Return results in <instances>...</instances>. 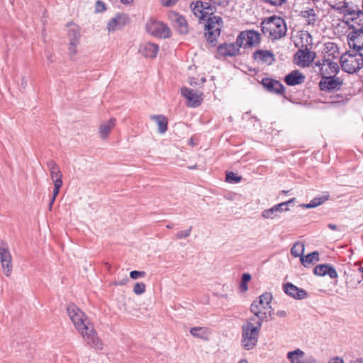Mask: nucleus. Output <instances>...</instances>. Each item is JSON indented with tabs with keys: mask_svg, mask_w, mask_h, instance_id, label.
Returning a JSON list of instances; mask_svg holds the SVG:
<instances>
[{
	"mask_svg": "<svg viewBox=\"0 0 363 363\" xmlns=\"http://www.w3.org/2000/svg\"><path fill=\"white\" fill-rule=\"evenodd\" d=\"M67 313L77 330L82 335L87 345L96 350H102L103 343L86 314L76 305L67 307Z\"/></svg>",
	"mask_w": 363,
	"mask_h": 363,
	"instance_id": "f257e3e1",
	"label": "nucleus"
},
{
	"mask_svg": "<svg viewBox=\"0 0 363 363\" xmlns=\"http://www.w3.org/2000/svg\"><path fill=\"white\" fill-rule=\"evenodd\" d=\"M262 323L256 321L255 317L247 319L242 326L241 345L246 350L255 348L257 344Z\"/></svg>",
	"mask_w": 363,
	"mask_h": 363,
	"instance_id": "f03ea898",
	"label": "nucleus"
},
{
	"mask_svg": "<svg viewBox=\"0 0 363 363\" xmlns=\"http://www.w3.org/2000/svg\"><path fill=\"white\" fill-rule=\"evenodd\" d=\"M261 28L262 33L273 40L283 38L287 31L284 20L277 16L264 18L262 21Z\"/></svg>",
	"mask_w": 363,
	"mask_h": 363,
	"instance_id": "7ed1b4c3",
	"label": "nucleus"
},
{
	"mask_svg": "<svg viewBox=\"0 0 363 363\" xmlns=\"http://www.w3.org/2000/svg\"><path fill=\"white\" fill-rule=\"evenodd\" d=\"M272 300V296L270 293H264L259 296V298L254 301L250 306L251 312L255 315L256 321H263L267 319V313L271 315V306L270 303Z\"/></svg>",
	"mask_w": 363,
	"mask_h": 363,
	"instance_id": "20e7f679",
	"label": "nucleus"
},
{
	"mask_svg": "<svg viewBox=\"0 0 363 363\" xmlns=\"http://www.w3.org/2000/svg\"><path fill=\"white\" fill-rule=\"evenodd\" d=\"M340 63L342 70L354 73L363 67V55L360 52L350 50L342 55Z\"/></svg>",
	"mask_w": 363,
	"mask_h": 363,
	"instance_id": "39448f33",
	"label": "nucleus"
},
{
	"mask_svg": "<svg viewBox=\"0 0 363 363\" xmlns=\"http://www.w3.org/2000/svg\"><path fill=\"white\" fill-rule=\"evenodd\" d=\"M146 30L150 35L160 38H167L171 35V30L166 24L153 18L147 21Z\"/></svg>",
	"mask_w": 363,
	"mask_h": 363,
	"instance_id": "423d86ee",
	"label": "nucleus"
},
{
	"mask_svg": "<svg viewBox=\"0 0 363 363\" xmlns=\"http://www.w3.org/2000/svg\"><path fill=\"white\" fill-rule=\"evenodd\" d=\"M348 44L352 50L359 52L363 50V27L362 25L352 26V30L347 35Z\"/></svg>",
	"mask_w": 363,
	"mask_h": 363,
	"instance_id": "0eeeda50",
	"label": "nucleus"
},
{
	"mask_svg": "<svg viewBox=\"0 0 363 363\" xmlns=\"http://www.w3.org/2000/svg\"><path fill=\"white\" fill-rule=\"evenodd\" d=\"M316 56L315 52L311 51L308 48L303 50H299L295 55V60H297V65L306 67H308L314 60Z\"/></svg>",
	"mask_w": 363,
	"mask_h": 363,
	"instance_id": "6e6552de",
	"label": "nucleus"
},
{
	"mask_svg": "<svg viewBox=\"0 0 363 363\" xmlns=\"http://www.w3.org/2000/svg\"><path fill=\"white\" fill-rule=\"evenodd\" d=\"M342 81L340 78L334 76H323L319 82V86L322 91H331L335 89H340Z\"/></svg>",
	"mask_w": 363,
	"mask_h": 363,
	"instance_id": "1a4fd4ad",
	"label": "nucleus"
},
{
	"mask_svg": "<svg viewBox=\"0 0 363 363\" xmlns=\"http://www.w3.org/2000/svg\"><path fill=\"white\" fill-rule=\"evenodd\" d=\"M182 95L185 97L187 101V105L191 107H196L199 106L203 100L202 95L197 91L184 87L181 90Z\"/></svg>",
	"mask_w": 363,
	"mask_h": 363,
	"instance_id": "9d476101",
	"label": "nucleus"
},
{
	"mask_svg": "<svg viewBox=\"0 0 363 363\" xmlns=\"http://www.w3.org/2000/svg\"><path fill=\"white\" fill-rule=\"evenodd\" d=\"M169 18L174 23V26L180 33H188L187 23L182 16L173 12L169 15Z\"/></svg>",
	"mask_w": 363,
	"mask_h": 363,
	"instance_id": "9b49d317",
	"label": "nucleus"
},
{
	"mask_svg": "<svg viewBox=\"0 0 363 363\" xmlns=\"http://www.w3.org/2000/svg\"><path fill=\"white\" fill-rule=\"evenodd\" d=\"M284 291L287 295L296 299H303L307 296V292L305 290L298 288L291 283L284 284Z\"/></svg>",
	"mask_w": 363,
	"mask_h": 363,
	"instance_id": "f8f14e48",
	"label": "nucleus"
},
{
	"mask_svg": "<svg viewBox=\"0 0 363 363\" xmlns=\"http://www.w3.org/2000/svg\"><path fill=\"white\" fill-rule=\"evenodd\" d=\"M262 84L269 91L276 94H283L285 91L284 85L277 80L264 78Z\"/></svg>",
	"mask_w": 363,
	"mask_h": 363,
	"instance_id": "ddd939ff",
	"label": "nucleus"
},
{
	"mask_svg": "<svg viewBox=\"0 0 363 363\" xmlns=\"http://www.w3.org/2000/svg\"><path fill=\"white\" fill-rule=\"evenodd\" d=\"M159 47L152 43H145L141 44L139 48V52L146 57L154 58L156 57Z\"/></svg>",
	"mask_w": 363,
	"mask_h": 363,
	"instance_id": "4468645a",
	"label": "nucleus"
},
{
	"mask_svg": "<svg viewBox=\"0 0 363 363\" xmlns=\"http://www.w3.org/2000/svg\"><path fill=\"white\" fill-rule=\"evenodd\" d=\"M255 60L266 65H272L275 57L274 54L269 50H258L253 53Z\"/></svg>",
	"mask_w": 363,
	"mask_h": 363,
	"instance_id": "2eb2a0df",
	"label": "nucleus"
},
{
	"mask_svg": "<svg viewBox=\"0 0 363 363\" xmlns=\"http://www.w3.org/2000/svg\"><path fill=\"white\" fill-rule=\"evenodd\" d=\"M0 259L4 273L9 277L12 272V257L10 251H0Z\"/></svg>",
	"mask_w": 363,
	"mask_h": 363,
	"instance_id": "dca6fc26",
	"label": "nucleus"
},
{
	"mask_svg": "<svg viewBox=\"0 0 363 363\" xmlns=\"http://www.w3.org/2000/svg\"><path fill=\"white\" fill-rule=\"evenodd\" d=\"M128 18L125 15H116L112 18L107 25V29L109 32L114 31L123 28L126 23Z\"/></svg>",
	"mask_w": 363,
	"mask_h": 363,
	"instance_id": "f3484780",
	"label": "nucleus"
},
{
	"mask_svg": "<svg viewBox=\"0 0 363 363\" xmlns=\"http://www.w3.org/2000/svg\"><path fill=\"white\" fill-rule=\"evenodd\" d=\"M313 272L317 276L323 277L325 275H328L332 279L337 277V273L335 268L328 264L317 265L314 268Z\"/></svg>",
	"mask_w": 363,
	"mask_h": 363,
	"instance_id": "a211bd4d",
	"label": "nucleus"
},
{
	"mask_svg": "<svg viewBox=\"0 0 363 363\" xmlns=\"http://www.w3.org/2000/svg\"><path fill=\"white\" fill-rule=\"evenodd\" d=\"M287 358L291 363H314L313 359H305L304 352L299 349L288 352Z\"/></svg>",
	"mask_w": 363,
	"mask_h": 363,
	"instance_id": "6ab92c4d",
	"label": "nucleus"
},
{
	"mask_svg": "<svg viewBox=\"0 0 363 363\" xmlns=\"http://www.w3.org/2000/svg\"><path fill=\"white\" fill-rule=\"evenodd\" d=\"M239 51V48L233 43H225L218 47V54L226 57V56H234Z\"/></svg>",
	"mask_w": 363,
	"mask_h": 363,
	"instance_id": "aec40b11",
	"label": "nucleus"
},
{
	"mask_svg": "<svg viewBox=\"0 0 363 363\" xmlns=\"http://www.w3.org/2000/svg\"><path fill=\"white\" fill-rule=\"evenodd\" d=\"M305 76L298 70H294L287 74L284 78V82L289 86H295L301 84L304 82Z\"/></svg>",
	"mask_w": 363,
	"mask_h": 363,
	"instance_id": "412c9836",
	"label": "nucleus"
},
{
	"mask_svg": "<svg viewBox=\"0 0 363 363\" xmlns=\"http://www.w3.org/2000/svg\"><path fill=\"white\" fill-rule=\"evenodd\" d=\"M339 71V65L337 62H332L329 60H327L324 62L323 65L320 68V72L323 75L328 74L330 76L331 74H336Z\"/></svg>",
	"mask_w": 363,
	"mask_h": 363,
	"instance_id": "4be33fe9",
	"label": "nucleus"
},
{
	"mask_svg": "<svg viewBox=\"0 0 363 363\" xmlns=\"http://www.w3.org/2000/svg\"><path fill=\"white\" fill-rule=\"evenodd\" d=\"M222 25L223 20L221 17L217 16L209 17L205 26L206 30H214L216 28V30L220 31Z\"/></svg>",
	"mask_w": 363,
	"mask_h": 363,
	"instance_id": "5701e85b",
	"label": "nucleus"
},
{
	"mask_svg": "<svg viewBox=\"0 0 363 363\" xmlns=\"http://www.w3.org/2000/svg\"><path fill=\"white\" fill-rule=\"evenodd\" d=\"M191 6L194 16L200 19H204L208 15L207 11H203V1H198L192 3Z\"/></svg>",
	"mask_w": 363,
	"mask_h": 363,
	"instance_id": "b1692460",
	"label": "nucleus"
},
{
	"mask_svg": "<svg viewBox=\"0 0 363 363\" xmlns=\"http://www.w3.org/2000/svg\"><path fill=\"white\" fill-rule=\"evenodd\" d=\"M150 119L155 121L158 126V132L164 133L167 130V120L162 115H152Z\"/></svg>",
	"mask_w": 363,
	"mask_h": 363,
	"instance_id": "393cba45",
	"label": "nucleus"
},
{
	"mask_svg": "<svg viewBox=\"0 0 363 363\" xmlns=\"http://www.w3.org/2000/svg\"><path fill=\"white\" fill-rule=\"evenodd\" d=\"M318 260L319 255L318 251H313L306 256H301V258L300 259L301 264L306 267H308L310 265L313 264Z\"/></svg>",
	"mask_w": 363,
	"mask_h": 363,
	"instance_id": "a878e982",
	"label": "nucleus"
},
{
	"mask_svg": "<svg viewBox=\"0 0 363 363\" xmlns=\"http://www.w3.org/2000/svg\"><path fill=\"white\" fill-rule=\"evenodd\" d=\"M116 124V119L111 118L107 122L103 123L99 128V133L102 138H106Z\"/></svg>",
	"mask_w": 363,
	"mask_h": 363,
	"instance_id": "bb28decb",
	"label": "nucleus"
},
{
	"mask_svg": "<svg viewBox=\"0 0 363 363\" xmlns=\"http://www.w3.org/2000/svg\"><path fill=\"white\" fill-rule=\"evenodd\" d=\"M260 41V35L255 30H250L247 33L246 44L252 47L257 45Z\"/></svg>",
	"mask_w": 363,
	"mask_h": 363,
	"instance_id": "cd10ccee",
	"label": "nucleus"
},
{
	"mask_svg": "<svg viewBox=\"0 0 363 363\" xmlns=\"http://www.w3.org/2000/svg\"><path fill=\"white\" fill-rule=\"evenodd\" d=\"M301 16L306 19L308 25H314L316 21V14L313 9H308L301 12Z\"/></svg>",
	"mask_w": 363,
	"mask_h": 363,
	"instance_id": "c85d7f7f",
	"label": "nucleus"
},
{
	"mask_svg": "<svg viewBox=\"0 0 363 363\" xmlns=\"http://www.w3.org/2000/svg\"><path fill=\"white\" fill-rule=\"evenodd\" d=\"M190 333L195 337L208 340L207 329L202 327H194L190 330Z\"/></svg>",
	"mask_w": 363,
	"mask_h": 363,
	"instance_id": "c756f323",
	"label": "nucleus"
},
{
	"mask_svg": "<svg viewBox=\"0 0 363 363\" xmlns=\"http://www.w3.org/2000/svg\"><path fill=\"white\" fill-rule=\"evenodd\" d=\"M47 165L50 172L51 179L62 177V174L61 173L59 167L54 161H48L47 162Z\"/></svg>",
	"mask_w": 363,
	"mask_h": 363,
	"instance_id": "7c9ffc66",
	"label": "nucleus"
},
{
	"mask_svg": "<svg viewBox=\"0 0 363 363\" xmlns=\"http://www.w3.org/2000/svg\"><path fill=\"white\" fill-rule=\"evenodd\" d=\"M68 36L69 41H75L76 43H78L79 38L80 37L79 28L75 25L70 26L68 30Z\"/></svg>",
	"mask_w": 363,
	"mask_h": 363,
	"instance_id": "2f4dec72",
	"label": "nucleus"
},
{
	"mask_svg": "<svg viewBox=\"0 0 363 363\" xmlns=\"http://www.w3.org/2000/svg\"><path fill=\"white\" fill-rule=\"evenodd\" d=\"M220 34V31L216 30V28H215L214 30H206L205 36L207 41L211 43L216 40Z\"/></svg>",
	"mask_w": 363,
	"mask_h": 363,
	"instance_id": "473e14b6",
	"label": "nucleus"
},
{
	"mask_svg": "<svg viewBox=\"0 0 363 363\" xmlns=\"http://www.w3.org/2000/svg\"><path fill=\"white\" fill-rule=\"evenodd\" d=\"M295 199L293 198L287 201L280 203L277 205L274 206V208H277V212L279 213H281L284 211H286L289 210V205L291 203H293Z\"/></svg>",
	"mask_w": 363,
	"mask_h": 363,
	"instance_id": "72a5a7b5",
	"label": "nucleus"
},
{
	"mask_svg": "<svg viewBox=\"0 0 363 363\" xmlns=\"http://www.w3.org/2000/svg\"><path fill=\"white\" fill-rule=\"evenodd\" d=\"M262 216L264 218L274 219L278 217V213L277 212V208L272 207L269 209H266L262 211Z\"/></svg>",
	"mask_w": 363,
	"mask_h": 363,
	"instance_id": "f704fd0d",
	"label": "nucleus"
},
{
	"mask_svg": "<svg viewBox=\"0 0 363 363\" xmlns=\"http://www.w3.org/2000/svg\"><path fill=\"white\" fill-rule=\"evenodd\" d=\"M251 279V275L248 273H245L242 276V281L240 284V291L245 292L247 290V282Z\"/></svg>",
	"mask_w": 363,
	"mask_h": 363,
	"instance_id": "c9c22d12",
	"label": "nucleus"
},
{
	"mask_svg": "<svg viewBox=\"0 0 363 363\" xmlns=\"http://www.w3.org/2000/svg\"><path fill=\"white\" fill-rule=\"evenodd\" d=\"M241 181V177L235 175L233 172H228L226 174V182L229 183H238Z\"/></svg>",
	"mask_w": 363,
	"mask_h": 363,
	"instance_id": "e433bc0d",
	"label": "nucleus"
},
{
	"mask_svg": "<svg viewBox=\"0 0 363 363\" xmlns=\"http://www.w3.org/2000/svg\"><path fill=\"white\" fill-rule=\"evenodd\" d=\"M145 287L144 283H135L133 287V292L137 295H140L145 292Z\"/></svg>",
	"mask_w": 363,
	"mask_h": 363,
	"instance_id": "4c0bfd02",
	"label": "nucleus"
},
{
	"mask_svg": "<svg viewBox=\"0 0 363 363\" xmlns=\"http://www.w3.org/2000/svg\"><path fill=\"white\" fill-rule=\"evenodd\" d=\"M191 229L192 228L191 227H189L186 230H180L179 231L176 235H175V238L177 239H184V238H186L187 237H189L191 234Z\"/></svg>",
	"mask_w": 363,
	"mask_h": 363,
	"instance_id": "58836bf2",
	"label": "nucleus"
},
{
	"mask_svg": "<svg viewBox=\"0 0 363 363\" xmlns=\"http://www.w3.org/2000/svg\"><path fill=\"white\" fill-rule=\"evenodd\" d=\"M145 272L143 271H132L130 273V277L133 279H138L140 277H144Z\"/></svg>",
	"mask_w": 363,
	"mask_h": 363,
	"instance_id": "ea45409f",
	"label": "nucleus"
},
{
	"mask_svg": "<svg viewBox=\"0 0 363 363\" xmlns=\"http://www.w3.org/2000/svg\"><path fill=\"white\" fill-rule=\"evenodd\" d=\"M317 201H318V200L315 197L313 199H312L308 203L302 204L301 206H302L303 208H315V207L318 206V203H317Z\"/></svg>",
	"mask_w": 363,
	"mask_h": 363,
	"instance_id": "a19ab883",
	"label": "nucleus"
},
{
	"mask_svg": "<svg viewBox=\"0 0 363 363\" xmlns=\"http://www.w3.org/2000/svg\"><path fill=\"white\" fill-rule=\"evenodd\" d=\"M317 201H318V200L315 197L313 199H312L308 203L302 204L301 206H302L303 208H315V207L318 206V203H317Z\"/></svg>",
	"mask_w": 363,
	"mask_h": 363,
	"instance_id": "79ce46f5",
	"label": "nucleus"
},
{
	"mask_svg": "<svg viewBox=\"0 0 363 363\" xmlns=\"http://www.w3.org/2000/svg\"><path fill=\"white\" fill-rule=\"evenodd\" d=\"M316 199L318 200L317 203H318V206H320L322 203H323L325 201L328 200V199H329V194L328 193H325V194H324L323 195H322L320 196H317Z\"/></svg>",
	"mask_w": 363,
	"mask_h": 363,
	"instance_id": "37998d69",
	"label": "nucleus"
},
{
	"mask_svg": "<svg viewBox=\"0 0 363 363\" xmlns=\"http://www.w3.org/2000/svg\"><path fill=\"white\" fill-rule=\"evenodd\" d=\"M78 43L75 41H69V51L70 54H75L77 52V46Z\"/></svg>",
	"mask_w": 363,
	"mask_h": 363,
	"instance_id": "c03bdc74",
	"label": "nucleus"
},
{
	"mask_svg": "<svg viewBox=\"0 0 363 363\" xmlns=\"http://www.w3.org/2000/svg\"><path fill=\"white\" fill-rule=\"evenodd\" d=\"M62 177L52 179L53 181L55 188L60 189L62 187Z\"/></svg>",
	"mask_w": 363,
	"mask_h": 363,
	"instance_id": "a18cd8bd",
	"label": "nucleus"
},
{
	"mask_svg": "<svg viewBox=\"0 0 363 363\" xmlns=\"http://www.w3.org/2000/svg\"><path fill=\"white\" fill-rule=\"evenodd\" d=\"M164 6L170 7L176 4L178 0H160Z\"/></svg>",
	"mask_w": 363,
	"mask_h": 363,
	"instance_id": "49530a36",
	"label": "nucleus"
},
{
	"mask_svg": "<svg viewBox=\"0 0 363 363\" xmlns=\"http://www.w3.org/2000/svg\"><path fill=\"white\" fill-rule=\"evenodd\" d=\"M291 250H305V245L303 242L298 241L294 244Z\"/></svg>",
	"mask_w": 363,
	"mask_h": 363,
	"instance_id": "de8ad7c7",
	"label": "nucleus"
},
{
	"mask_svg": "<svg viewBox=\"0 0 363 363\" xmlns=\"http://www.w3.org/2000/svg\"><path fill=\"white\" fill-rule=\"evenodd\" d=\"M203 11H207L208 12V14L213 13V7L209 3L203 2Z\"/></svg>",
	"mask_w": 363,
	"mask_h": 363,
	"instance_id": "09e8293b",
	"label": "nucleus"
},
{
	"mask_svg": "<svg viewBox=\"0 0 363 363\" xmlns=\"http://www.w3.org/2000/svg\"><path fill=\"white\" fill-rule=\"evenodd\" d=\"M96 10L98 12H101V11H104L105 10V4L103 2L100 1H98L96 2Z\"/></svg>",
	"mask_w": 363,
	"mask_h": 363,
	"instance_id": "8fccbe9b",
	"label": "nucleus"
},
{
	"mask_svg": "<svg viewBox=\"0 0 363 363\" xmlns=\"http://www.w3.org/2000/svg\"><path fill=\"white\" fill-rule=\"evenodd\" d=\"M286 1L287 0H274L273 1H271V4L274 6H282Z\"/></svg>",
	"mask_w": 363,
	"mask_h": 363,
	"instance_id": "3c124183",
	"label": "nucleus"
},
{
	"mask_svg": "<svg viewBox=\"0 0 363 363\" xmlns=\"http://www.w3.org/2000/svg\"><path fill=\"white\" fill-rule=\"evenodd\" d=\"M303 252L304 251H291V253L294 257H300L301 259V256H303Z\"/></svg>",
	"mask_w": 363,
	"mask_h": 363,
	"instance_id": "603ef678",
	"label": "nucleus"
},
{
	"mask_svg": "<svg viewBox=\"0 0 363 363\" xmlns=\"http://www.w3.org/2000/svg\"><path fill=\"white\" fill-rule=\"evenodd\" d=\"M277 315L279 317L284 318L287 315V313L285 311L280 310L277 312Z\"/></svg>",
	"mask_w": 363,
	"mask_h": 363,
	"instance_id": "864d4df0",
	"label": "nucleus"
},
{
	"mask_svg": "<svg viewBox=\"0 0 363 363\" xmlns=\"http://www.w3.org/2000/svg\"><path fill=\"white\" fill-rule=\"evenodd\" d=\"M329 363H344L343 359L340 357L333 359Z\"/></svg>",
	"mask_w": 363,
	"mask_h": 363,
	"instance_id": "5fc2aeb1",
	"label": "nucleus"
},
{
	"mask_svg": "<svg viewBox=\"0 0 363 363\" xmlns=\"http://www.w3.org/2000/svg\"><path fill=\"white\" fill-rule=\"evenodd\" d=\"M27 84H28V79L25 77H23L21 79V86H22L23 89H25L27 86Z\"/></svg>",
	"mask_w": 363,
	"mask_h": 363,
	"instance_id": "6e6d98bb",
	"label": "nucleus"
},
{
	"mask_svg": "<svg viewBox=\"0 0 363 363\" xmlns=\"http://www.w3.org/2000/svg\"><path fill=\"white\" fill-rule=\"evenodd\" d=\"M60 189L55 188V187H54L53 193H52V198H54V199H56V197H57V195L59 194Z\"/></svg>",
	"mask_w": 363,
	"mask_h": 363,
	"instance_id": "4d7b16f0",
	"label": "nucleus"
},
{
	"mask_svg": "<svg viewBox=\"0 0 363 363\" xmlns=\"http://www.w3.org/2000/svg\"><path fill=\"white\" fill-rule=\"evenodd\" d=\"M55 199H54V198H51L50 200V203H49V205H48V208L50 211L52 210V205L55 202Z\"/></svg>",
	"mask_w": 363,
	"mask_h": 363,
	"instance_id": "13d9d810",
	"label": "nucleus"
},
{
	"mask_svg": "<svg viewBox=\"0 0 363 363\" xmlns=\"http://www.w3.org/2000/svg\"><path fill=\"white\" fill-rule=\"evenodd\" d=\"M128 281V277H125L123 280H121L118 284L120 285H125Z\"/></svg>",
	"mask_w": 363,
	"mask_h": 363,
	"instance_id": "bf43d9fd",
	"label": "nucleus"
},
{
	"mask_svg": "<svg viewBox=\"0 0 363 363\" xmlns=\"http://www.w3.org/2000/svg\"><path fill=\"white\" fill-rule=\"evenodd\" d=\"M328 228H329L330 229H331V230H337V225H334V224H332V223L328 224Z\"/></svg>",
	"mask_w": 363,
	"mask_h": 363,
	"instance_id": "052dcab7",
	"label": "nucleus"
},
{
	"mask_svg": "<svg viewBox=\"0 0 363 363\" xmlns=\"http://www.w3.org/2000/svg\"><path fill=\"white\" fill-rule=\"evenodd\" d=\"M121 3L124 4H128L133 1V0H121Z\"/></svg>",
	"mask_w": 363,
	"mask_h": 363,
	"instance_id": "680f3d73",
	"label": "nucleus"
},
{
	"mask_svg": "<svg viewBox=\"0 0 363 363\" xmlns=\"http://www.w3.org/2000/svg\"><path fill=\"white\" fill-rule=\"evenodd\" d=\"M11 347H12V348L17 349L18 351L21 350L20 349H18V342L16 344L15 342H13Z\"/></svg>",
	"mask_w": 363,
	"mask_h": 363,
	"instance_id": "e2e57ef3",
	"label": "nucleus"
},
{
	"mask_svg": "<svg viewBox=\"0 0 363 363\" xmlns=\"http://www.w3.org/2000/svg\"><path fill=\"white\" fill-rule=\"evenodd\" d=\"M210 1H211L212 3L215 4H220V0H210Z\"/></svg>",
	"mask_w": 363,
	"mask_h": 363,
	"instance_id": "0e129e2a",
	"label": "nucleus"
},
{
	"mask_svg": "<svg viewBox=\"0 0 363 363\" xmlns=\"http://www.w3.org/2000/svg\"><path fill=\"white\" fill-rule=\"evenodd\" d=\"M359 272L362 273V277L363 279V267L359 268Z\"/></svg>",
	"mask_w": 363,
	"mask_h": 363,
	"instance_id": "69168bd1",
	"label": "nucleus"
},
{
	"mask_svg": "<svg viewBox=\"0 0 363 363\" xmlns=\"http://www.w3.org/2000/svg\"><path fill=\"white\" fill-rule=\"evenodd\" d=\"M238 363H248L246 359H241Z\"/></svg>",
	"mask_w": 363,
	"mask_h": 363,
	"instance_id": "338daca9",
	"label": "nucleus"
},
{
	"mask_svg": "<svg viewBox=\"0 0 363 363\" xmlns=\"http://www.w3.org/2000/svg\"><path fill=\"white\" fill-rule=\"evenodd\" d=\"M167 227L168 228H172V225H167Z\"/></svg>",
	"mask_w": 363,
	"mask_h": 363,
	"instance_id": "774afa93",
	"label": "nucleus"
}]
</instances>
